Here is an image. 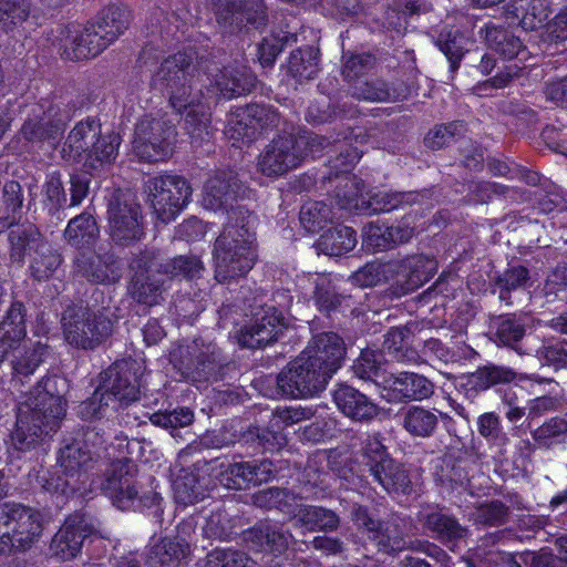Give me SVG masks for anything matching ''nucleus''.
Instances as JSON below:
<instances>
[{
    "label": "nucleus",
    "instance_id": "6e6d98bb",
    "mask_svg": "<svg viewBox=\"0 0 567 567\" xmlns=\"http://www.w3.org/2000/svg\"><path fill=\"white\" fill-rule=\"evenodd\" d=\"M48 354L49 346L41 341L24 348L23 352L11 361L13 377L29 378L45 361Z\"/></svg>",
    "mask_w": 567,
    "mask_h": 567
},
{
    "label": "nucleus",
    "instance_id": "e433bc0d",
    "mask_svg": "<svg viewBox=\"0 0 567 567\" xmlns=\"http://www.w3.org/2000/svg\"><path fill=\"white\" fill-rule=\"evenodd\" d=\"M319 50L306 45L293 50L286 63V76L292 79L296 84L315 79L319 71Z\"/></svg>",
    "mask_w": 567,
    "mask_h": 567
},
{
    "label": "nucleus",
    "instance_id": "2f4dec72",
    "mask_svg": "<svg viewBox=\"0 0 567 567\" xmlns=\"http://www.w3.org/2000/svg\"><path fill=\"white\" fill-rule=\"evenodd\" d=\"M526 318L516 313L499 315L491 320V339L498 347H506L518 351L526 336Z\"/></svg>",
    "mask_w": 567,
    "mask_h": 567
},
{
    "label": "nucleus",
    "instance_id": "9b49d317",
    "mask_svg": "<svg viewBox=\"0 0 567 567\" xmlns=\"http://www.w3.org/2000/svg\"><path fill=\"white\" fill-rule=\"evenodd\" d=\"M113 322L102 310L85 308L64 318L63 333L66 342L76 349L94 350L112 333Z\"/></svg>",
    "mask_w": 567,
    "mask_h": 567
},
{
    "label": "nucleus",
    "instance_id": "f03ea898",
    "mask_svg": "<svg viewBox=\"0 0 567 567\" xmlns=\"http://www.w3.org/2000/svg\"><path fill=\"white\" fill-rule=\"evenodd\" d=\"M131 22V12L121 2L102 8L85 24L68 22L52 29L49 41L64 61L81 62L101 54L121 37Z\"/></svg>",
    "mask_w": 567,
    "mask_h": 567
},
{
    "label": "nucleus",
    "instance_id": "6e6552de",
    "mask_svg": "<svg viewBox=\"0 0 567 567\" xmlns=\"http://www.w3.org/2000/svg\"><path fill=\"white\" fill-rule=\"evenodd\" d=\"M145 190L157 218L169 224L176 219L192 198V186L181 175L163 173L148 177Z\"/></svg>",
    "mask_w": 567,
    "mask_h": 567
},
{
    "label": "nucleus",
    "instance_id": "20e7f679",
    "mask_svg": "<svg viewBox=\"0 0 567 567\" xmlns=\"http://www.w3.org/2000/svg\"><path fill=\"white\" fill-rule=\"evenodd\" d=\"M92 483H95L93 481ZM96 484L101 494L120 511H153L162 513L163 497L156 491L158 485L154 476H147L150 489H144L138 480V468L131 460L111 462L97 478Z\"/></svg>",
    "mask_w": 567,
    "mask_h": 567
},
{
    "label": "nucleus",
    "instance_id": "4c0bfd02",
    "mask_svg": "<svg viewBox=\"0 0 567 567\" xmlns=\"http://www.w3.org/2000/svg\"><path fill=\"white\" fill-rule=\"evenodd\" d=\"M94 138L89 153H86L84 166L96 171L112 164L116 159L122 137L114 131L102 133L101 127L99 135Z\"/></svg>",
    "mask_w": 567,
    "mask_h": 567
},
{
    "label": "nucleus",
    "instance_id": "39448f33",
    "mask_svg": "<svg viewBox=\"0 0 567 567\" xmlns=\"http://www.w3.org/2000/svg\"><path fill=\"white\" fill-rule=\"evenodd\" d=\"M66 412V400L63 393L47 396H34L33 408L28 413H19L14 430L10 434L11 447L8 451L20 458L19 453L31 451L41 441L47 429L53 430Z\"/></svg>",
    "mask_w": 567,
    "mask_h": 567
},
{
    "label": "nucleus",
    "instance_id": "0eeeda50",
    "mask_svg": "<svg viewBox=\"0 0 567 567\" xmlns=\"http://www.w3.org/2000/svg\"><path fill=\"white\" fill-rule=\"evenodd\" d=\"M41 534L37 512L17 503L0 505V555L29 549Z\"/></svg>",
    "mask_w": 567,
    "mask_h": 567
},
{
    "label": "nucleus",
    "instance_id": "680f3d73",
    "mask_svg": "<svg viewBox=\"0 0 567 567\" xmlns=\"http://www.w3.org/2000/svg\"><path fill=\"white\" fill-rule=\"evenodd\" d=\"M362 157V153L354 146H347L334 158L329 161V172L320 177L322 184L333 179H343L346 176H355L353 168Z\"/></svg>",
    "mask_w": 567,
    "mask_h": 567
},
{
    "label": "nucleus",
    "instance_id": "603ef678",
    "mask_svg": "<svg viewBox=\"0 0 567 567\" xmlns=\"http://www.w3.org/2000/svg\"><path fill=\"white\" fill-rule=\"evenodd\" d=\"M295 516L310 530L332 532L340 523L339 516L333 511L321 506L301 505Z\"/></svg>",
    "mask_w": 567,
    "mask_h": 567
},
{
    "label": "nucleus",
    "instance_id": "9d476101",
    "mask_svg": "<svg viewBox=\"0 0 567 567\" xmlns=\"http://www.w3.org/2000/svg\"><path fill=\"white\" fill-rule=\"evenodd\" d=\"M257 246L245 240L217 237L213 250L215 279L225 285L245 278L258 259Z\"/></svg>",
    "mask_w": 567,
    "mask_h": 567
},
{
    "label": "nucleus",
    "instance_id": "72a5a7b5",
    "mask_svg": "<svg viewBox=\"0 0 567 567\" xmlns=\"http://www.w3.org/2000/svg\"><path fill=\"white\" fill-rule=\"evenodd\" d=\"M402 427L413 437L427 439L435 434L439 419H449L446 413L422 405H409L402 413Z\"/></svg>",
    "mask_w": 567,
    "mask_h": 567
},
{
    "label": "nucleus",
    "instance_id": "6ab92c4d",
    "mask_svg": "<svg viewBox=\"0 0 567 567\" xmlns=\"http://www.w3.org/2000/svg\"><path fill=\"white\" fill-rule=\"evenodd\" d=\"M518 379V373L511 367L487 362L474 372L465 373L456 379L455 388L467 400L474 401L487 390L496 393Z\"/></svg>",
    "mask_w": 567,
    "mask_h": 567
},
{
    "label": "nucleus",
    "instance_id": "a19ab883",
    "mask_svg": "<svg viewBox=\"0 0 567 567\" xmlns=\"http://www.w3.org/2000/svg\"><path fill=\"white\" fill-rule=\"evenodd\" d=\"M424 351L446 364H463L467 361H472L476 355H478V353L465 341L450 340L449 342H443L435 338H431L424 342Z\"/></svg>",
    "mask_w": 567,
    "mask_h": 567
},
{
    "label": "nucleus",
    "instance_id": "7c9ffc66",
    "mask_svg": "<svg viewBox=\"0 0 567 567\" xmlns=\"http://www.w3.org/2000/svg\"><path fill=\"white\" fill-rule=\"evenodd\" d=\"M101 122L97 117L87 116L86 118L78 122L74 127L69 132L61 154L65 161H73L75 163H85L86 153L94 142V137L99 135Z\"/></svg>",
    "mask_w": 567,
    "mask_h": 567
},
{
    "label": "nucleus",
    "instance_id": "f8f14e48",
    "mask_svg": "<svg viewBox=\"0 0 567 567\" xmlns=\"http://www.w3.org/2000/svg\"><path fill=\"white\" fill-rule=\"evenodd\" d=\"M351 518L361 534L377 548L378 553L396 556L408 547L402 527L396 523L375 518L368 506L354 504Z\"/></svg>",
    "mask_w": 567,
    "mask_h": 567
},
{
    "label": "nucleus",
    "instance_id": "4468645a",
    "mask_svg": "<svg viewBox=\"0 0 567 567\" xmlns=\"http://www.w3.org/2000/svg\"><path fill=\"white\" fill-rule=\"evenodd\" d=\"M123 271V259L111 246L76 252L73 259L74 276L91 285H115L121 280Z\"/></svg>",
    "mask_w": 567,
    "mask_h": 567
},
{
    "label": "nucleus",
    "instance_id": "f257e3e1",
    "mask_svg": "<svg viewBox=\"0 0 567 567\" xmlns=\"http://www.w3.org/2000/svg\"><path fill=\"white\" fill-rule=\"evenodd\" d=\"M344 355V342L338 333H319L279 373L261 380L262 384L274 386L265 395L293 400L319 396L341 368Z\"/></svg>",
    "mask_w": 567,
    "mask_h": 567
},
{
    "label": "nucleus",
    "instance_id": "a211bd4d",
    "mask_svg": "<svg viewBox=\"0 0 567 567\" xmlns=\"http://www.w3.org/2000/svg\"><path fill=\"white\" fill-rule=\"evenodd\" d=\"M66 124L68 116L58 104L49 103L47 107L40 104L24 120L20 134L29 143L55 144L63 135Z\"/></svg>",
    "mask_w": 567,
    "mask_h": 567
},
{
    "label": "nucleus",
    "instance_id": "b1692460",
    "mask_svg": "<svg viewBox=\"0 0 567 567\" xmlns=\"http://www.w3.org/2000/svg\"><path fill=\"white\" fill-rule=\"evenodd\" d=\"M382 396L390 403L430 399L435 392L432 380L416 372L390 373L381 382Z\"/></svg>",
    "mask_w": 567,
    "mask_h": 567
},
{
    "label": "nucleus",
    "instance_id": "4d7b16f0",
    "mask_svg": "<svg viewBox=\"0 0 567 567\" xmlns=\"http://www.w3.org/2000/svg\"><path fill=\"white\" fill-rule=\"evenodd\" d=\"M383 353L369 348L362 349L354 360L352 369L354 374L364 381H371L381 386L383 377H388L382 369Z\"/></svg>",
    "mask_w": 567,
    "mask_h": 567
},
{
    "label": "nucleus",
    "instance_id": "1a4fd4ad",
    "mask_svg": "<svg viewBox=\"0 0 567 567\" xmlns=\"http://www.w3.org/2000/svg\"><path fill=\"white\" fill-rule=\"evenodd\" d=\"M173 363L186 378L210 383L223 381L228 368L227 359L216 343L197 340L181 350L179 358L174 357Z\"/></svg>",
    "mask_w": 567,
    "mask_h": 567
},
{
    "label": "nucleus",
    "instance_id": "5fc2aeb1",
    "mask_svg": "<svg viewBox=\"0 0 567 567\" xmlns=\"http://www.w3.org/2000/svg\"><path fill=\"white\" fill-rule=\"evenodd\" d=\"M247 116L246 106H236L227 114L224 134L233 141V146H238L240 142L249 145L256 141V131L249 125Z\"/></svg>",
    "mask_w": 567,
    "mask_h": 567
},
{
    "label": "nucleus",
    "instance_id": "c03bdc74",
    "mask_svg": "<svg viewBox=\"0 0 567 567\" xmlns=\"http://www.w3.org/2000/svg\"><path fill=\"white\" fill-rule=\"evenodd\" d=\"M357 244V231L343 225L327 229L318 241L322 252L330 256H344L352 251Z\"/></svg>",
    "mask_w": 567,
    "mask_h": 567
},
{
    "label": "nucleus",
    "instance_id": "423d86ee",
    "mask_svg": "<svg viewBox=\"0 0 567 567\" xmlns=\"http://www.w3.org/2000/svg\"><path fill=\"white\" fill-rule=\"evenodd\" d=\"M334 198L341 209L353 210L358 214L373 215L404 209L420 204L424 198L419 190L378 192L364 198V182L358 176H346L336 179Z\"/></svg>",
    "mask_w": 567,
    "mask_h": 567
},
{
    "label": "nucleus",
    "instance_id": "49530a36",
    "mask_svg": "<svg viewBox=\"0 0 567 567\" xmlns=\"http://www.w3.org/2000/svg\"><path fill=\"white\" fill-rule=\"evenodd\" d=\"M110 410L116 412L121 409L114 402L110 393L104 391V386L101 382H99L94 392L80 402L76 408V414L83 421H95L106 416Z\"/></svg>",
    "mask_w": 567,
    "mask_h": 567
},
{
    "label": "nucleus",
    "instance_id": "338daca9",
    "mask_svg": "<svg viewBox=\"0 0 567 567\" xmlns=\"http://www.w3.org/2000/svg\"><path fill=\"white\" fill-rule=\"evenodd\" d=\"M464 128L462 121H452L443 124H436L423 138V144L432 151L442 150L451 144Z\"/></svg>",
    "mask_w": 567,
    "mask_h": 567
},
{
    "label": "nucleus",
    "instance_id": "cd10ccee",
    "mask_svg": "<svg viewBox=\"0 0 567 567\" xmlns=\"http://www.w3.org/2000/svg\"><path fill=\"white\" fill-rule=\"evenodd\" d=\"M27 307L13 300L0 321V365L7 357L20 348L27 337Z\"/></svg>",
    "mask_w": 567,
    "mask_h": 567
},
{
    "label": "nucleus",
    "instance_id": "473e14b6",
    "mask_svg": "<svg viewBox=\"0 0 567 567\" xmlns=\"http://www.w3.org/2000/svg\"><path fill=\"white\" fill-rule=\"evenodd\" d=\"M478 34L487 48L503 60H513L526 49L523 41L511 30L495 25L491 21L480 28Z\"/></svg>",
    "mask_w": 567,
    "mask_h": 567
},
{
    "label": "nucleus",
    "instance_id": "69168bd1",
    "mask_svg": "<svg viewBox=\"0 0 567 567\" xmlns=\"http://www.w3.org/2000/svg\"><path fill=\"white\" fill-rule=\"evenodd\" d=\"M23 189L18 181H7L1 189L0 212L1 217H8L10 220H20L23 208Z\"/></svg>",
    "mask_w": 567,
    "mask_h": 567
},
{
    "label": "nucleus",
    "instance_id": "a878e982",
    "mask_svg": "<svg viewBox=\"0 0 567 567\" xmlns=\"http://www.w3.org/2000/svg\"><path fill=\"white\" fill-rule=\"evenodd\" d=\"M248 187L230 169L217 171L204 186L205 206L214 212H226L246 196Z\"/></svg>",
    "mask_w": 567,
    "mask_h": 567
},
{
    "label": "nucleus",
    "instance_id": "c85d7f7f",
    "mask_svg": "<svg viewBox=\"0 0 567 567\" xmlns=\"http://www.w3.org/2000/svg\"><path fill=\"white\" fill-rule=\"evenodd\" d=\"M332 399L339 411L353 421L370 422L379 414L378 404L352 385L338 384Z\"/></svg>",
    "mask_w": 567,
    "mask_h": 567
},
{
    "label": "nucleus",
    "instance_id": "bb28decb",
    "mask_svg": "<svg viewBox=\"0 0 567 567\" xmlns=\"http://www.w3.org/2000/svg\"><path fill=\"white\" fill-rule=\"evenodd\" d=\"M395 291L401 296L414 292L432 279L435 274V261L423 254H414L392 262Z\"/></svg>",
    "mask_w": 567,
    "mask_h": 567
},
{
    "label": "nucleus",
    "instance_id": "f3484780",
    "mask_svg": "<svg viewBox=\"0 0 567 567\" xmlns=\"http://www.w3.org/2000/svg\"><path fill=\"white\" fill-rule=\"evenodd\" d=\"M142 367L133 359L112 363L100 374V382L121 410L140 399Z\"/></svg>",
    "mask_w": 567,
    "mask_h": 567
},
{
    "label": "nucleus",
    "instance_id": "052dcab7",
    "mask_svg": "<svg viewBox=\"0 0 567 567\" xmlns=\"http://www.w3.org/2000/svg\"><path fill=\"white\" fill-rule=\"evenodd\" d=\"M248 122L256 131V140L266 131L277 128L280 123L278 110L270 104L250 103L246 104Z\"/></svg>",
    "mask_w": 567,
    "mask_h": 567
},
{
    "label": "nucleus",
    "instance_id": "de8ad7c7",
    "mask_svg": "<svg viewBox=\"0 0 567 567\" xmlns=\"http://www.w3.org/2000/svg\"><path fill=\"white\" fill-rule=\"evenodd\" d=\"M467 38L456 27L443 28L436 39V45L450 62V70L455 72L460 69L461 61L465 53Z\"/></svg>",
    "mask_w": 567,
    "mask_h": 567
},
{
    "label": "nucleus",
    "instance_id": "a18cd8bd",
    "mask_svg": "<svg viewBox=\"0 0 567 567\" xmlns=\"http://www.w3.org/2000/svg\"><path fill=\"white\" fill-rule=\"evenodd\" d=\"M425 527L444 545L455 544L465 536V528L457 518L443 512H431L426 515Z\"/></svg>",
    "mask_w": 567,
    "mask_h": 567
},
{
    "label": "nucleus",
    "instance_id": "393cba45",
    "mask_svg": "<svg viewBox=\"0 0 567 567\" xmlns=\"http://www.w3.org/2000/svg\"><path fill=\"white\" fill-rule=\"evenodd\" d=\"M7 235L8 255L11 264L22 267L27 257L38 252L42 244V234L32 223H20L0 217V235Z\"/></svg>",
    "mask_w": 567,
    "mask_h": 567
},
{
    "label": "nucleus",
    "instance_id": "79ce46f5",
    "mask_svg": "<svg viewBox=\"0 0 567 567\" xmlns=\"http://www.w3.org/2000/svg\"><path fill=\"white\" fill-rule=\"evenodd\" d=\"M313 301L317 309L327 316L337 312L344 313L352 306V297L339 292L336 285L328 279L317 281L313 291Z\"/></svg>",
    "mask_w": 567,
    "mask_h": 567
},
{
    "label": "nucleus",
    "instance_id": "3c124183",
    "mask_svg": "<svg viewBox=\"0 0 567 567\" xmlns=\"http://www.w3.org/2000/svg\"><path fill=\"white\" fill-rule=\"evenodd\" d=\"M359 457L361 464L368 468L371 475L392 458L388 447L383 444V437L380 433L367 435L362 441Z\"/></svg>",
    "mask_w": 567,
    "mask_h": 567
},
{
    "label": "nucleus",
    "instance_id": "c756f323",
    "mask_svg": "<svg viewBox=\"0 0 567 567\" xmlns=\"http://www.w3.org/2000/svg\"><path fill=\"white\" fill-rule=\"evenodd\" d=\"M257 82L256 75L246 65H226L218 70L210 80L216 91L226 100L246 95L252 91Z\"/></svg>",
    "mask_w": 567,
    "mask_h": 567
},
{
    "label": "nucleus",
    "instance_id": "09e8293b",
    "mask_svg": "<svg viewBox=\"0 0 567 567\" xmlns=\"http://www.w3.org/2000/svg\"><path fill=\"white\" fill-rule=\"evenodd\" d=\"M183 556V545L176 538L163 537L151 546L145 567H177Z\"/></svg>",
    "mask_w": 567,
    "mask_h": 567
},
{
    "label": "nucleus",
    "instance_id": "13d9d810",
    "mask_svg": "<svg viewBox=\"0 0 567 567\" xmlns=\"http://www.w3.org/2000/svg\"><path fill=\"white\" fill-rule=\"evenodd\" d=\"M333 217L330 205L322 200H309L305 203L299 213V220L308 233H319Z\"/></svg>",
    "mask_w": 567,
    "mask_h": 567
},
{
    "label": "nucleus",
    "instance_id": "c9c22d12",
    "mask_svg": "<svg viewBox=\"0 0 567 567\" xmlns=\"http://www.w3.org/2000/svg\"><path fill=\"white\" fill-rule=\"evenodd\" d=\"M227 213V223L218 237H226L227 240H245L248 244H257L256 225L257 216L247 207L233 206Z\"/></svg>",
    "mask_w": 567,
    "mask_h": 567
},
{
    "label": "nucleus",
    "instance_id": "4be33fe9",
    "mask_svg": "<svg viewBox=\"0 0 567 567\" xmlns=\"http://www.w3.org/2000/svg\"><path fill=\"white\" fill-rule=\"evenodd\" d=\"M417 219L419 214L411 210L391 225L380 219L371 221L363 228V244L374 251H385L408 243L415 234Z\"/></svg>",
    "mask_w": 567,
    "mask_h": 567
},
{
    "label": "nucleus",
    "instance_id": "e2e57ef3",
    "mask_svg": "<svg viewBox=\"0 0 567 567\" xmlns=\"http://www.w3.org/2000/svg\"><path fill=\"white\" fill-rule=\"evenodd\" d=\"M204 567H258V565L243 550L216 547L206 555Z\"/></svg>",
    "mask_w": 567,
    "mask_h": 567
},
{
    "label": "nucleus",
    "instance_id": "ea45409f",
    "mask_svg": "<svg viewBox=\"0 0 567 567\" xmlns=\"http://www.w3.org/2000/svg\"><path fill=\"white\" fill-rule=\"evenodd\" d=\"M95 462L97 461L94 458L92 451L83 449L82 445L72 440L70 442L65 440V444L60 449L58 455L60 467L80 481L93 468Z\"/></svg>",
    "mask_w": 567,
    "mask_h": 567
},
{
    "label": "nucleus",
    "instance_id": "2eb2a0df",
    "mask_svg": "<svg viewBox=\"0 0 567 567\" xmlns=\"http://www.w3.org/2000/svg\"><path fill=\"white\" fill-rule=\"evenodd\" d=\"M176 130L168 122L152 118L136 124L133 151L141 162L156 163L167 159L173 153Z\"/></svg>",
    "mask_w": 567,
    "mask_h": 567
},
{
    "label": "nucleus",
    "instance_id": "dca6fc26",
    "mask_svg": "<svg viewBox=\"0 0 567 567\" xmlns=\"http://www.w3.org/2000/svg\"><path fill=\"white\" fill-rule=\"evenodd\" d=\"M109 234L118 247H131L146 235V219L143 207L135 200L110 202L107 206Z\"/></svg>",
    "mask_w": 567,
    "mask_h": 567
},
{
    "label": "nucleus",
    "instance_id": "bf43d9fd",
    "mask_svg": "<svg viewBox=\"0 0 567 567\" xmlns=\"http://www.w3.org/2000/svg\"><path fill=\"white\" fill-rule=\"evenodd\" d=\"M434 474L441 485H450L452 488L463 486L470 477L465 461L452 455L439 460Z\"/></svg>",
    "mask_w": 567,
    "mask_h": 567
},
{
    "label": "nucleus",
    "instance_id": "f704fd0d",
    "mask_svg": "<svg viewBox=\"0 0 567 567\" xmlns=\"http://www.w3.org/2000/svg\"><path fill=\"white\" fill-rule=\"evenodd\" d=\"M100 236L99 225L87 212H82L71 218L64 230L66 243L75 248L78 252L91 250Z\"/></svg>",
    "mask_w": 567,
    "mask_h": 567
},
{
    "label": "nucleus",
    "instance_id": "0e129e2a",
    "mask_svg": "<svg viewBox=\"0 0 567 567\" xmlns=\"http://www.w3.org/2000/svg\"><path fill=\"white\" fill-rule=\"evenodd\" d=\"M566 434L567 419L565 416H553L532 431L534 442L544 449H549L560 442Z\"/></svg>",
    "mask_w": 567,
    "mask_h": 567
},
{
    "label": "nucleus",
    "instance_id": "5701e85b",
    "mask_svg": "<svg viewBox=\"0 0 567 567\" xmlns=\"http://www.w3.org/2000/svg\"><path fill=\"white\" fill-rule=\"evenodd\" d=\"M243 542L257 553H262V560L268 567H292L287 561L288 539L268 524H257L241 533Z\"/></svg>",
    "mask_w": 567,
    "mask_h": 567
},
{
    "label": "nucleus",
    "instance_id": "ddd939ff",
    "mask_svg": "<svg viewBox=\"0 0 567 567\" xmlns=\"http://www.w3.org/2000/svg\"><path fill=\"white\" fill-rule=\"evenodd\" d=\"M310 145L311 141L306 137L278 135L259 155L258 168L265 176H281L302 163Z\"/></svg>",
    "mask_w": 567,
    "mask_h": 567
},
{
    "label": "nucleus",
    "instance_id": "8fccbe9b",
    "mask_svg": "<svg viewBox=\"0 0 567 567\" xmlns=\"http://www.w3.org/2000/svg\"><path fill=\"white\" fill-rule=\"evenodd\" d=\"M204 270V262L196 255H178L167 259L162 266L163 275L187 281L200 278Z\"/></svg>",
    "mask_w": 567,
    "mask_h": 567
},
{
    "label": "nucleus",
    "instance_id": "58836bf2",
    "mask_svg": "<svg viewBox=\"0 0 567 567\" xmlns=\"http://www.w3.org/2000/svg\"><path fill=\"white\" fill-rule=\"evenodd\" d=\"M372 477L390 495H410L412 493L410 472L404 464L393 457L372 474Z\"/></svg>",
    "mask_w": 567,
    "mask_h": 567
},
{
    "label": "nucleus",
    "instance_id": "7ed1b4c3",
    "mask_svg": "<svg viewBox=\"0 0 567 567\" xmlns=\"http://www.w3.org/2000/svg\"><path fill=\"white\" fill-rule=\"evenodd\" d=\"M196 51L184 50L162 61L152 78L155 86L165 90L171 106L185 116V125L192 135L206 131L210 114L206 104L203 84H198V70L194 64Z\"/></svg>",
    "mask_w": 567,
    "mask_h": 567
},
{
    "label": "nucleus",
    "instance_id": "aec40b11",
    "mask_svg": "<svg viewBox=\"0 0 567 567\" xmlns=\"http://www.w3.org/2000/svg\"><path fill=\"white\" fill-rule=\"evenodd\" d=\"M94 532L95 527L86 513L75 512L69 515L51 539V556L62 561L75 558L81 553L84 540Z\"/></svg>",
    "mask_w": 567,
    "mask_h": 567
},
{
    "label": "nucleus",
    "instance_id": "412c9836",
    "mask_svg": "<svg viewBox=\"0 0 567 567\" xmlns=\"http://www.w3.org/2000/svg\"><path fill=\"white\" fill-rule=\"evenodd\" d=\"M286 327L285 317L275 306H264L249 324L244 326L237 336L240 348L262 349L277 341Z\"/></svg>",
    "mask_w": 567,
    "mask_h": 567
},
{
    "label": "nucleus",
    "instance_id": "774afa93",
    "mask_svg": "<svg viewBox=\"0 0 567 567\" xmlns=\"http://www.w3.org/2000/svg\"><path fill=\"white\" fill-rule=\"evenodd\" d=\"M162 290L163 281L156 277V274L132 277L131 279L130 291L140 303H155Z\"/></svg>",
    "mask_w": 567,
    "mask_h": 567
},
{
    "label": "nucleus",
    "instance_id": "37998d69",
    "mask_svg": "<svg viewBox=\"0 0 567 567\" xmlns=\"http://www.w3.org/2000/svg\"><path fill=\"white\" fill-rule=\"evenodd\" d=\"M530 279L529 269L524 265L508 264L507 268L493 278L495 289L498 290V298L502 302L509 306L512 292L525 289Z\"/></svg>",
    "mask_w": 567,
    "mask_h": 567
},
{
    "label": "nucleus",
    "instance_id": "864d4df0",
    "mask_svg": "<svg viewBox=\"0 0 567 567\" xmlns=\"http://www.w3.org/2000/svg\"><path fill=\"white\" fill-rule=\"evenodd\" d=\"M42 488L51 495L72 497L81 489V483L74 475L62 470L45 471L39 476Z\"/></svg>",
    "mask_w": 567,
    "mask_h": 567
}]
</instances>
